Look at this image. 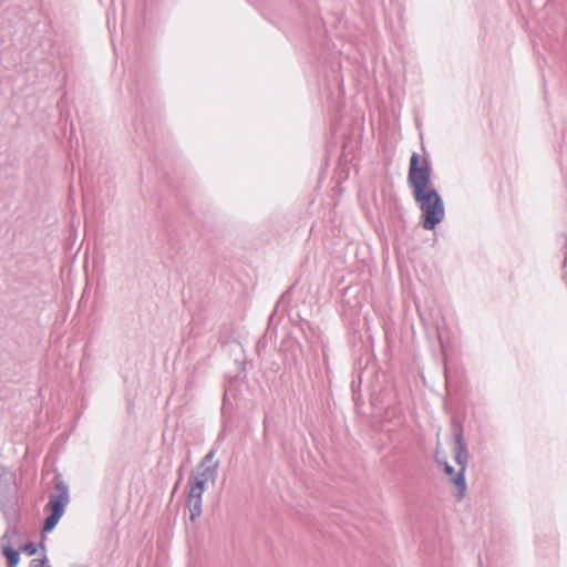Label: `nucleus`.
<instances>
[{"mask_svg":"<svg viewBox=\"0 0 567 567\" xmlns=\"http://www.w3.org/2000/svg\"><path fill=\"white\" fill-rule=\"evenodd\" d=\"M431 173L427 157L413 153L410 158L408 181L422 212V226L427 230L434 229L444 218V203L432 187Z\"/></svg>","mask_w":567,"mask_h":567,"instance_id":"nucleus-1","label":"nucleus"},{"mask_svg":"<svg viewBox=\"0 0 567 567\" xmlns=\"http://www.w3.org/2000/svg\"><path fill=\"white\" fill-rule=\"evenodd\" d=\"M216 473L210 467H204L189 481V493L187 505L190 512V518L194 519L202 513V495L207 485L214 484Z\"/></svg>","mask_w":567,"mask_h":567,"instance_id":"nucleus-2","label":"nucleus"},{"mask_svg":"<svg viewBox=\"0 0 567 567\" xmlns=\"http://www.w3.org/2000/svg\"><path fill=\"white\" fill-rule=\"evenodd\" d=\"M456 449H457V451H456V455H455V461L460 467L457 472H455L454 468L450 464H447V462L445 461L444 457L441 456V453L439 451L436 452V458L439 462L444 464L445 474L450 476L451 482L456 487L457 497L462 498L464 496V493L466 489L465 480H464V472L466 468V453H465L464 446L462 445V435L461 434L456 435Z\"/></svg>","mask_w":567,"mask_h":567,"instance_id":"nucleus-3","label":"nucleus"},{"mask_svg":"<svg viewBox=\"0 0 567 567\" xmlns=\"http://www.w3.org/2000/svg\"><path fill=\"white\" fill-rule=\"evenodd\" d=\"M68 503L69 494L64 488H60L58 493L51 495L50 501L45 507L50 512V515L44 522V532H50L56 526L58 522L64 514V508Z\"/></svg>","mask_w":567,"mask_h":567,"instance_id":"nucleus-4","label":"nucleus"},{"mask_svg":"<svg viewBox=\"0 0 567 567\" xmlns=\"http://www.w3.org/2000/svg\"><path fill=\"white\" fill-rule=\"evenodd\" d=\"M3 555L8 560V567H17L19 564L20 553L12 547H4Z\"/></svg>","mask_w":567,"mask_h":567,"instance_id":"nucleus-5","label":"nucleus"},{"mask_svg":"<svg viewBox=\"0 0 567 567\" xmlns=\"http://www.w3.org/2000/svg\"><path fill=\"white\" fill-rule=\"evenodd\" d=\"M23 551H25L28 555H34L37 551V548L33 544H27L23 546Z\"/></svg>","mask_w":567,"mask_h":567,"instance_id":"nucleus-6","label":"nucleus"},{"mask_svg":"<svg viewBox=\"0 0 567 567\" xmlns=\"http://www.w3.org/2000/svg\"><path fill=\"white\" fill-rule=\"evenodd\" d=\"M31 567H45V559H33Z\"/></svg>","mask_w":567,"mask_h":567,"instance_id":"nucleus-7","label":"nucleus"}]
</instances>
